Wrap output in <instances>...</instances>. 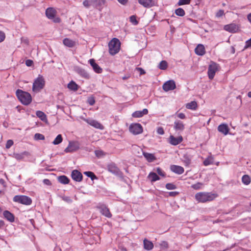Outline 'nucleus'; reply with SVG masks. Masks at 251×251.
Returning a JSON list of instances; mask_svg holds the SVG:
<instances>
[{
  "mask_svg": "<svg viewBox=\"0 0 251 251\" xmlns=\"http://www.w3.org/2000/svg\"><path fill=\"white\" fill-rule=\"evenodd\" d=\"M58 180L60 183L64 184H68L69 182V179L66 176H59L58 177Z\"/></svg>",
  "mask_w": 251,
  "mask_h": 251,
  "instance_id": "obj_32",
  "label": "nucleus"
},
{
  "mask_svg": "<svg viewBox=\"0 0 251 251\" xmlns=\"http://www.w3.org/2000/svg\"><path fill=\"white\" fill-rule=\"evenodd\" d=\"M214 162L213 156L211 154L208 157L205 159V166L214 164Z\"/></svg>",
  "mask_w": 251,
  "mask_h": 251,
  "instance_id": "obj_36",
  "label": "nucleus"
},
{
  "mask_svg": "<svg viewBox=\"0 0 251 251\" xmlns=\"http://www.w3.org/2000/svg\"><path fill=\"white\" fill-rule=\"evenodd\" d=\"M13 201L23 204L29 205L32 203V200L28 196L17 195L13 198Z\"/></svg>",
  "mask_w": 251,
  "mask_h": 251,
  "instance_id": "obj_4",
  "label": "nucleus"
},
{
  "mask_svg": "<svg viewBox=\"0 0 251 251\" xmlns=\"http://www.w3.org/2000/svg\"><path fill=\"white\" fill-rule=\"evenodd\" d=\"M178 194L177 192H170L169 195L170 196L174 197Z\"/></svg>",
  "mask_w": 251,
  "mask_h": 251,
  "instance_id": "obj_63",
  "label": "nucleus"
},
{
  "mask_svg": "<svg viewBox=\"0 0 251 251\" xmlns=\"http://www.w3.org/2000/svg\"><path fill=\"white\" fill-rule=\"evenodd\" d=\"M242 181L245 185H249L251 182V178L247 175H244L242 177Z\"/></svg>",
  "mask_w": 251,
  "mask_h": 251,
  "instance_id": "obj_35",
  "label": "nucleus"
},
{
  "mask_svg": "<svg viewBox=\"0 0 251 251\" xmlns=\"http://www.w3.org/2000/svg\"><path fill=\"white\" fill-rule=\"evenodd\" d=\"M67 87L68 89L74 91H76L78 89V85L73 80L68 83Z\"/></svg>",
  "mask_w": 251,
  "mask_h": 251,
  "instance_id": "obj_29",
  "label": "nucleus"
},
{
  "mask_svg": "<svg viewBox=\"0 0 251 251\" xmlns=\"http://www.w3.org/2000/svg\"><path fill=\"white\" fill-rule=\"evenodd\" d=\"M195 52L198 55H204V45L199 44L195 49Z\"/></svg>",
  "mask_w": 251,
  "mask_h": 251,
  "instance_id": "obj_28",
  "label": "nucleus"
},
{
  "mask_svg": "<svg viewBox=\"0 0 251 251\" xmlns=\"http://www.w3.org/2000/svg\"><path fill=\"white\" fill-rule=\"evenodd\" d=\"M143 155L149 162H152L156 159V157L153 154L143 152Z\"/></svg>",
  "mask_w": 251,
  "mask_h": 251,
  "instance_id": "obj_26",
  "label": "nucleus"
},
{
  "mask_svg": "<svg viewBox=\"0 0 251 251\" xmlns=\"http://www.w3.org/2000/svg\"><path fill=\"white\" fill-rule=\"evenodd\" d=\"M170 170L172 172L177 175H181L184 172V169L182 167L176 165H171Z\"/></svg>",
  "mask_w": 251,
  "mask_h": 251,
  "instance_id": "obj_14",
  "label": "nucleus"
},
{
  "mask_svg": "<svg viewBox=\"0 0 251 251\" xmlns=\"http://www.w3.org/2000/svg\"><path fill=\"white\" fill-rule=\"evenodd\" d=\"M224 11L223 10H219L216 13L217 17H221L224 15Z\"/></svg>",
  "mask_w": 251,
  "mask_h": 251,
  "instance_id": "obj_56",
  "label": "nucleus"
},
{
  "mask_svg": "<svg viewBox=\"0 0 251 251\" xmlns=\"http://www.w3.org/2000/svg\"><path fill=\"white\" fill-rule=\"evenodd\" d=\"M32 64L33 61L31 60L28 59L25 61V64L27 66H31L32 65Z\"/></svg>",
  "mask_w": 251,
  "mask_h": 251,
  "instance_id": "obj_60",
  "label": "nucleus"
},
{
  "mask_svg": "<svg viewBox=\"0 0 251 251\" xmlns=\"http://www.w3.org/2000/svg\"><path fill=\"white\" fill-rule=\"evenodd\" d=\"M160 249L162 251L166 250L169 248V245L167 242L163 241L160 243Z\"/></svg>",
  "mask_w": 251,
  "mask_h": 251,
  "instance_id": "obj_40",
  "label": "nucleus"
},
{
  "mask_svg": "<svg viewBox=\"0 0 251 251\" xmlns=\"http://www.w3.org/2000/svg\"><path fill=\"white\" fill-rule=\"evenodd\" d=\"M83 4L86 8H89L90 6V1L88 0H85L83 2Z\"/></svg>",
  "mask_w": 251,
  "mask_h": 251,
  "instance_id": "obj_58",
  "label": "nucleus"
},
{
  "mask_svg": "<svg viewBox=\"0 0 251 251\" xmlns=\"http://www.w3.org/2000/svg\"><path fill=\"white\" fill-rule=\"evenodd\" d=\"M5 38V33L2 31H0V43L3 41L4 40Z\"/></svg>",
  "mask_w": 251,
  "mask_h": 251,
  "instance_id": "obj_54",
  "label": "nucleus"
},
{
  "mask_svg": "<svg viewBox=\"0 0 251 251\" xmlns=\"http://www.w3.org/2000/svg\"><path fill=\"white\" fill-rule=\"evenodd\" d=\"M27 154V152L25 151L21 153H17L15 154V158H16L18 160H21L24 158L25 155Z\"/></svg>",
  "mask_w": 251,
  "mask_h": 251,
  "instance_id": "obj_43",
  "label": "nucleus"
},
{
  "mask_svg": "<svg viewBox=\"0 0 251 251\" xmlns=\"http://www.w3.org/2000/svg\"><path fill=\"white\" fill-rule=\"evenodd\" d=\"M89 62L95 73L98 74L102 73V69L95 62V60L94 59H90L89 60Z\"/></svg>",
  "mask_w": 251,
  "mask_h": 251,
  "instance_id": "obj_15",
  "label": "nucleus"
},
{
  "mask_svg": "<svg viewBox=\"0 0 251 251\" xmlns=\"http://www.w3.org/2000/svg\"><path fill=\"white\" fill-rule=\"evenodd\" d=\"M143 243L144 249L146 250L150 251L153 248V243L147 239H145L144 240Z\"/></svg>",
  "mask_w": 251,
  "mask_h": 251,
  "instance_id": "obj_27",
  "label": "nucleus"
},
{
  "mask_svg": "<svg viewBox=\"0 0 251 251\" xmlns=\"http://www.w3.org/2000/svg\"><path fill=\"white\" fill-rule=\"evenodd\" d=\"M224 30L231 33L236 32L238 30V26L235 24H231L225 25Z\"/></svg>",
  "mask_w": 251,
  "mask_h": 251,
  "instance_id": "obj_16",
  "label": "nucleus"
},
{
  "mask_svg": "<svg viewBox=\"0 0 251 251\" xmlns=\"http://www.w3.org/2000/svg\"><path fill=\"white\" fill-rule=\"evenodd\" d=\"M79 143L77 141H70L68 147L65 149V152H73L76 151L79 149Z\"/></svg>",
  "mask_w": 251,
  "mask_h": 251,
  "instance_id": "obj_6",
  "label": "nucleus"
},
{
  "mask_svg": "<svg viewBox=\"0 0 251 251\" xmlns=\"http://www.w3.org/2000/svg\"><path fill=\"white\" fill-rule=\"evenodd\" d=\"M118 1L123 5H126L128 1V0H117Z\"/></svg>",
  "mask_w": 251,
  "mask_h": 251,
  "instance_id": "obj_61",
  "label": "nucleus"
},
{
  "mask_svg": "<svg viewBox=\"0 0 251 251\" xmlns=\"http://www.w3.org/2000/svg\"><path fill=\"white\" fill-rule=\"evenodd\" d=\"M0 184L2 185L3 186V187H6L5 182L4 180L2 178L0 179Z\"/></svg>",
  "mask_w": 251,
  "mask_h": 251,
  "instance_id": "obj_64",
  "label": "nucleus"
},
{
  "mask_svg": "<svg viewBox=\"0 0 251 251\" xmlns=\"http://www.w3.org/2000/svg\"><path fill=\"white\" fill-rule=\"evenodd\" d=\"M195 198L198 202H204V192H200L196 194Z\"/></svg>",
  "mask_w": 251,
  "mask_h": 251,
  "instance_id": "obj_34",
  "label": "nucleus"
},
{
  "mask_svg": "<svg viewBox=\"0 0 251 251\" xmlns=\"http://www.w3.org/2000/svg\"><path fill=\"white\" fill-rule=\"evenodd\" d=\"M139 3L145 7L150 8L154 5L153 0H138Z\"/></svg>",
  "mask_w": 251,
  "mask_h": 251,
  "instance_id": "obj_23",
  "label": "nucleus"
},
{
  "mask_svg": "<svg viewBox=\"0 0 251 251\" xmlns=\"http://www.w3.org/2000/svg\"><path fill=\"white\" fill-rule=\"evenodd\" d=\"M166 188L168 190H174L176 188V186L173 183H168L166 184Z\"/></svg>",
  "mask_w": 251,
  "mask_h": 251,
  "instance_id": "obj_46",
  "label": "nucleus"
},
{
  "mask_svg": "<svg viewBox=\"0 0 251 251\" xmlns=\"http://www.w3.org/2000/svg\"><path fill=\"white\" fill-rule=\"evenodd\" d=\"M13 144H14V142L12 140H7V141L6 143V145H5L6 148L9 149L13 145Z\"/></svg>",
  "mask_w": 251,
  "mask_h": 251,
  "instance_id": "obj_52",
  "label": "nucleus"
},
{
  "mask_svg": "<svg viewBox=\"0 0 251 251\" xmlns=\"http://www.w3.org/2000/svg\"><path fill=\"white\" fill-rule=\"evenodd\" d=\"M186 107L187 109L191 110H195L197 107V103L195 101H192L186 104Z\"/></svg>",
  "mask_w": 251,
  "mask_h": 251,
  "instance_id": "obj_33",
  "label": "nucleus"
},
{
  "mask_svg": "<svg viewBox=\"0 0 251 251\" xmlns=\"http://www.w3.org/2000/svg\"><path fill=\"white\" fill-rule=\"evenodd\" d=\"M34 139L36 140H43L45 139V136L44 135L40 133H36L34 135Z\"/></svg>",
  "mask_w": 251,
  "mask_h": 251,
  "instance_id": "obj_45",
  "label": "nucleus"
},
{
  "mask_svg": "<svg viewBox=\"0 0 251 251\" xmlns=\"http://www.w3.org/2000/svg\"><path fill=\"white\" fill-rule=\"evenodd\" d=\"M158 67L162 70H166L168 67V63L165 60L161 61L158 65Z\"/></svg>",
  "mask_w": 251,
  "mask_h": 251,
  "instance_id": "obj_37",
  "label": "nucleus"
},
{
  "mask_svg": "<svg viewBox=\"0 0 251 251\" xmlns=\"http://www.w3.org/2000/svg\"><path fill=\"white\" fill-rule=\"evenodd\" d=\"M84 121L90 126L100 129H102L103 128V126L98 121L91 119H85Z\"/></svg>",
  "mask_w": 251,
  "mask_h": 251,
  "instance_id": "obj_11",
  "label": "nucleus"
},
{
  "mask_svg": "<svg viewBox=\"0 0 251 251\" xmlns=\"http://www.w3.org/2000/svg\"><path fill=\"white\" fill-rule=\"evenodd\" d=\"M3 217L10 223L15 221V216L13 214L8 210H5L3 212Z\"/></svg>",
  "mask_w": 251,
  "mask_h": 251,
  "instance_id": "obj_20",
  "label": "nucleus"
},
{
  "mask_svg": "<svg viewBox=\"0 0 251 251\" xmlns=\"http://www.w3.org/2000/svg\"><path fill=\"white\" fill-rule=\"evenodd\" d=\"M87 102L90 105H93L95 103V100L93 97H89L88 99Z\"/></svg>",
  "mask_w": 251,
  "mask_h": 251,
  "instance_id": "obj_51",
  "label": "nucleus"
},
{
  "mask_svg": "<svg viewBox=\"0 0 251 251\" xmlns=\"http://www.w3.org/2000/svg\"><path fill=\"white\" fill-rule=\"evenodd\" d=\"M183 141V138L181 136L176 137L173 135H170L169 137V143L174 146H176L180 144Z\"/></svg>",
  "mask_w": 251,
  "mask_h": 251,
  "instance_id": "obj_13",
  "label": "nucleus"
},
{
  "mask_svg": "<svg viewBox=\"0 0 251 251\" xmlns=\"http://www.w3.org/2000/svg\"><path fill=\"white\" fill-rule=\"evenodd\" d=\"M251 47V38L246 42V45L245 48H248Z\"/></svg>",
  "mask_w": 251,
  "mask_h": 251,
  "instance_id": "obj_57",
  "label": "nucleus"
},
{
  "mask_svg": "<svg viewBox=\"0 0 251 251\" xmlns=\"http://www.w3.org/2000/svg\"><path fill=\"white\" fill-rule=\"evenodd\" d=\"M56 13L55 9L52 7L48 8L46 10V15L50 19H53L55 17Z\"/></svg>",
  "mask_w": 251,
  "mask_h": 251,
  "instance_id": "obj_22",
  "label": "nucleus"
},
{
  "mask_svg": "<svg viewBox=\"0 0 251 251\" xmlns=\"http://www.w3.org/2000/svg\"><path fill=\"white\" fill-rule=\"evenodd\" d=\"M219 67L220 66L217 63L214 62H211L208 66L207 71V75L210 80L213 79L215 73L219 70Z\"/></svg>",
  "mask_w": 251,
  "mask_h": 251,
  "instance_id": "obj_5",
  "label": "nucleus"
},
{
  "mask_svg": "<svg viewBox=\"0 0 251 251\" xmlns=\"http://www.w3.org/2000/svg\"><path fill=\"white\" fill-rule=\"evenodd\" d=\"M202 186V183L198 182L197 183L193 184L191 187L194 189L199 190L201 188Z\"/></svg>",
  "mask_w": 251,
  "mask_h": 251,
  "instance_id": "obj_47",
  "label": "nucleus"
},
{
  "mask_svg": "<svg viewBox=\"0 0 251 251\" xmlns=\"http://www.w3.org/2000/svg\"><path fill=\"white\" fill-rule=\"evenodd\" d=\"M94 2L97 7H101L104 5L106 0H94Z\"/></svg>",
  "mask_w": 251,
  "mask_h": 251,
  "instance_id": "obj_44",
  "label": "nucleus"
},
{
  "mask_svg": "<svg viewBox=\"0 0 251 251\" xmlns=\"http://www.w3.org/2000/svg\"><path fill=\"white\" fill-rule=\"evenodd\" d=\"M84 175H86L87 176L91 178V179L93 180L94 179H96L97 178V176H96V175L94 174V173H93L92 172H90V171H87V172H85L84 173Z\"/></svg>",
  "mask_w": 251,
  "mask_h": 251,
  "instance_id": "obj_39",
  "label": "nucleus"
},
{
  "mask_svg": "<svg viewBox=\"0 0 251 251\" xmlns=\"http://www.w3.org/2000/svg\"><path fill=\"white\" fill-rule=\"evenodd\" d=\"M74 71L82 77L85 79H89L90 78L89 74L84 69L79 66L75 67Z\"/></svg>",
  "mask_w": 251,
  "mask_h": 251,
  "instance_id": "obj_10",
  "label": "nucleus"
},
{
  "mask_svg": "<svg viewBox=\"0 0 251 251\" xmlns=\"http://www.w3.org/2000/svg\"><path fill=\"white\" fill-rule=\"evenodd\" d=\"M218 197L216 193H205V202L211 201Z\"/></svg>",
  "mask_w": 251,
  "mask_h": 251,
  "instance_id": "obj_25",
  "label": "nucleus"
},
{
  "mask_svg": "<svg viewBox=\"0 0 251 251\" xmlns=\"http://www.w3.org/2000/svg\"><path fill=\"white\" fill-rule=\"evenodd\" d=\"M72 178L74 180L80 182L82 179V175L77 170H73L71 174Z\"/></svg>",
  "mask_w": 251,
  "mask_h": 251,
  "instance_id": "obj_18",
  "label": "nucleus"
},
{
  "mask_svg": "<svg viewBox=\"0 0 251 251\" xmlns=\"http://www.w3.org/2000/svg\"><path fill=\"white\" fill-rule=\"evenodd\" d=\"M174 128L176 131L180 132L184 129L185 126L182 121L176 120L174 122Z\"/></svg>",
  "mask_w": 251,
  "mask_h": 251,
  "instance_id": "obj_12",
  "label": "nucleus"
},
{
  "mask_svg": "<svg viewBox=\"0 0 251 251\" xmlns=\"http://www.w3.org/2000/svg\"><path fill=\"white\" fill-rule=\"evenodd\" d=\"M121 43L117 38H113L109 43V52L112 55L117 54L120 50Z\"/></svg>",
  "mask_w": 251,
  "mask_h": 251,
  "instance_id": "obj_2",
  "label": "nucleus"
},
{
  "mask_svg": "<svg viewBox=\"0 0 251 251\" xmlns=\"http://www.w3.org/2000/svg\"><path fill=\"white\" fill-rule=\"evenodd\" d=\"M16 94L19 100L23 104L27 105L31 102V96L29 93L18 89L16 91Z\"/></svg>",
  "mask_w": 251,
  "mask_h": 251,
  "instance_id": "obj_1",
  "label": "nucleus"
},
{
  "mask_svg": "<svg viewBox=\"0 0 251 251\" xmlns=\"http://www.w3.org/2000/svg\"><path fill=\"white\" fill-rule=\"evenodd\" d=\"M156 171L157 174L162 176H165V173L163 172V171L160 168H157L156 169Z\"/></svg>",
  "mask_w": 251,
  "mask_h": 251,
  "instance_id": "obj_53",
  "label": "nucleus"
},
{
  "mask_svg": "<svg viewBox=\"0 0 251 251\" xmlns=\"http://www.w3.org/2000/svg\"><path fill=\"white\" fill-rule=\"evenodd\" d=\"M63 44L68 48H73L76 45V42L70 38H65L63 40Z\"/></svg>",
  "mask_w": 251,
  "mask_h": 251,
  "instance_id": "obj_21",
  "label": "nucleus"
},
{
  "mask_svg": "<svg viewBox=\"0 0 251 251\" xmlns=\"http://www.w3.org/2000/svg\"><path fill=\"white\" fill-rule=\"evenodd\" d=\"M95 155L97 157L100 158L104 155V152L101 150H96L95 151Z\"/></svg>",
  "mask_w": 251,
  "mask_h": 251,
  "instance_id": "obj_50",
  "label": "nucleus"
},
{
  "mask_svg": "<svg viewBox=\"0 0 251 251\" xmlns=\"http://www.w3.org/2000/svg\"><path fill=\"white\" fill-rule=\"evenodd\" d=\"M148 113V110L146 108L144 109L141 111H136L132 114V116L134 118H141L144 115H147Z\"/></svg>",
  "mask_w": 251,
  "mask_h": 251,
  "instance_id": "obj_24",
  "label": "nucleus"
},
{
  "mask_svg": "<svg viewBox=\"0 0 251 251\" xmlns=\"http://www.w3.org/2000/svg\"><path fill=\"white\" fill-rule=\"evenodd\" d=\"M176 115L180 119H184L186 118L185 115L183 113H176Z\"/></svg>",
  "mask_w": 251,
  "mask_h": 251,
  "instance_id": "obj_55",
  "label": "nucleus"
},
{
  "mask_svg": "<svg viewBox=\"0 0 251 251\" xmlns=\"http://www.w3.org/2000/svg\"><path fill=\"white\" fill-rule=\"evenodd\" d=\"M43 182L44 183V184H46V185H50L51 184V183H50V181L49 179H45L43 180Z\"/></svg>",
  "mask_w": 251,
  "mask_h": 251,
  "instance_id": "obj_62",
  "label": "nucleus"
},
{
  "mask_svg": "<svg viewBox=\"0 0 251 251\" xmlns=\"http://www.w3.org/2000/svg\"><path fill=\"white\" fill-rule=\"evenodd\" d=\"M101 214L107 218H111L112 214L107 206L103 203H99L97 206Z\"/></svg>",
  "mask_w": 251,
  "mask_h": 251,
  "instance_id": "obj_8",
  "label": "nucleus"
},
{
  "mask_svg": "<svg viewBox=\"0 0 251 251\" xmlns=\"http://www.w3.org/2000/svg\"><path fill=\"white\" fill-rule=\"evenodd\" d=\"M63 138L61 134H58L54 141L52 142V144L54 145L59 144L62 142Z\"/></svg>",
  "mask_w": 251,
  "mask_h": 251,
  "instance_id": "obj_38",
  "label": "nucleus"
},
{
  "mask_svg": "<svg viewBox=\"0 0 251 251\" xmlns=\"http://www.w3.org/2000/svg\"><path fill=\"white\" fill-rule=\"evenodd\" d=\"M130 132L134 135H137L143 132V127L141 124L138 123L132 124L129 127Z\"/></svg>",
  "mask_w": 251,
  "mask_h": 251,
  "instance_id": "obj_7",
  "label": "nucleus"
},
{
  "mask_svg": "<svg viewBox=\"0 0 251 251\" xmlns=\"http://www.w3.org/2000/svg\"><path fill=\"white\" fill-rule=\"evenodd\" d=\"M157 132L160 135H163L164 134V131L162 127H159L157 130Z\"/></svg>",
  "mask_w": 251,
  "mask_h": 251,
  "instance_id": "obj_59",
  "label": "nucleus"
},
{
  "mask_svg": "<svg viewBox=\"0 0 251 251\" xmlns=\"http://www.w3.org/2000/svg\"><path fill=\"white\" fill-rule=\"evenodd\" d=\"M108 170L109 172L115 175L120 176L121 175V171L115 164H111L109 165L108 166Z\"/></svg>",
  "mask_w": 251,
  "mask_h": 251,
  "instance_id": "obj_17",
  "label": "nucleus"
},
{
  "mask_svg": "<svg viewBox=\"0 0 251 251\" xmlns=\"http://www.w3.org/2000/svg\"><path fill=\"white\" fill-rule=\"evenodd\" d=\"M129 21L134 25H136L138 24L139 22L136 19V16L135 15L131 16L129 17Z\"/></svg>",
  "mask_w": 251,
  "mask_h": 251,
  "instance_id": "obj_42",
  "label": "nucleus"
},
{
  "mask_svg": "<svg viewBox=\"0 0 251 251\" xmlns=\"http://www.w3.org/2000/svg\"><path fill=\"white\" fill-rule=\"evenodd\" d=\"M175 14L177 16L182 17L184 16L185 13L182 8H178L175 10Z\"/></svg>",
  "mask_w": 251,
  "mask_h": 251,
  "instance_id": "obj_41",
  "label": "nucleus"
},
{
  "mask_svg": "<svg viewBox=\"0 0 251 251\" xmlns=\"http://www.w3.org/2000/svg\"><path fill=\"white\" fill-rule=\"evenodd\" d=\"M62 200L65 201V202L70 203L72 202V200L70 197L63 196L61 197Z\"/></svg>",
  "mask_w": 251,
  "mask_h": 251,
  "instance_id": "obj_49",
  "label": "nucleus"
},
{
  "mask_svg": "<svg viewBox=\"0 0 251 251\" xmlns=\"http://www.w3.org/2000/svg\"><path fill=\"white\" fill-rule=\"evenodd\" d=\"M191 0H179L177 3V5L180 6L184 4H189Z\"/></svg>",
  "mask_w": 251,
  "mask_h": 251,
  "instance_id": "obj_48",
  "label": "nucleus"
},
{
  "mask_svg": "<svg viewBox=\"0 0 251 251\" xmlns=\"http://www.w3.org/2000/svg\"><path fill=\"white\" fill-rule=\"evenodd\" d=\"M148 177L151 179V182H155L160 179V177L158 176L154 172H151L148 176Z\"/></svg>",
  "mask_w": 251,
  "mask_h": 251,
  "instance_id": "obj_31",
  "label": "nucleus"
},
{
  "mask_svg": "<svg viewBox=\"0 0 251 251\" xmlns=\"http://www.w3.org/2000/svg\"><path fill=\"white\" fill-rule=\"evenodd\" d=\"M176 87V83L174 80H170L166 81L163 85L162 88L164 91L168 92L170 90H174Z\"/></svg>",
  "mask_w": 251,
  "mask_h": 251,
  "instance_id": "obj_9",
  "label": "nucleus"
},
{
  "mask_svg": "<svg viewBox=\"0 0 251 251\" xmlns=\"http://www.w3.org/2000/svg\"><path fill=\"white\" fill-rule=\"evenodd\" d=\"M218 130L225 135H227L229 131V128L226 124H222L218 127Z\"/></svg>",
  "mask_w": 251,
  "mask_h": 251,
  "instance_id": "obj_19",
  "label": "nucleus"
},
{
  "mask_svg": "<svg viewBox=\"0 0 251 251\" xmlns=\"http://www.w3.org/2000/svg\"><path fill=\"white\" fill-rule=\"evenodd\" d=\"M45 84V81L43 76L39 75L38 77L34 80L33 86L32 90L35 92H38L42 89Z\"/></svg>",
  "mask_w": 251,
  "mask_h": 251,
  "instance_id": "obj_3",
  "label": "nucleus"
},
{
  "mask_svg": "<svg viewBox=\"0 0 251 251\" xmlns=\"http://www.w3.org/2000/svg\"><path fill=\"white\" fill-rule=\"evenodd\" d=\"M36 115L41 121L43 122L47 121V116L43 112L40 110L37 111Z\"/></svg>",
  "mask_w": 251,
  "mask_h": 251,
  "instance_id": "obj_30",
  "label": "nucleus"
}]
</instances>
